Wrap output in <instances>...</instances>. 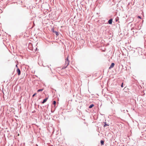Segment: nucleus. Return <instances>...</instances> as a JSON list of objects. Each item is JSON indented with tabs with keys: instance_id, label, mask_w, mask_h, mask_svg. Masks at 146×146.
<instances>
[{
	"instance_id": "f257e3e1",
	"label": "nucleus",
	"mask_w": 146,
	"mask_h": 146,
	"mask_svg": "<svg viewBox=\"0 0 146 146\" xmlns=\"http://www.w3.org/2000/svg\"><path fill=\"white\" fill-rule=\"evenodd\" d=\"M68 56L67 58L65 59V66H64L62 67V69L66 68L69 64L70 61L68 60Z\"/></svg>"
},
{
	"instance_id": "f03ea898",
	"label": "nucleus",
	"mask_w": 146,
	"mask_h": 146,
	"mask_svg": "<svg viewBox=\"0 0 146 146\" xmlns=\"http://www.w3.org/2000/svg\"><path fill=\"white\" fill-rule=\"evenodd\" d=\"M17 72L18 74V75H19V76L21 74V71H20V69L19 68H18L17 69Z\"/></svg>"
},
{
	"instance_id": "7ed1b4c3",
	"label": "nucleus",
	"mask_w": 146,
	"mask_h": 146,
	"mask_svg": "<svg viewBox=\"0 0 146 146\" xmlns=\"http://www.w3.org/2000/svg\"><path fill=\"white\" fill-rule=\"evenodd\" d=\"M114 65H115V64L114 63H112L111 66L109 67V69H110V68H113L114 67Z\"/></svg>"
},
{
	"instance_id": "20e7f679",
	"label": "nucleus",
	"mask_w": 146,
	"mask_h": 146,
	"mask_svg": "<svg viewBox=\"0 0 146 146\" xmlns=\"http://www.w3.org/2000/svg\"><path fill=\"white\" fill-rule=\"evenodd\" d=\"M112 19H110L109 20L108 23L110 24H111L112 23Z\"/></svg>"
},
{
	"instance_id": "39448f33",
	"label": "nucleus",
	"mask_w": 146,
	"mask_h": 146,
	"mask_svg": "<svg viewBox=\"0 0 146 146\" xmlns=\"http://www.w3.org/2000/svg\"><path fill=\"white\" fill-rule=\"evenodd\" d=\"M48 99V98H46L42 102V104H44V103H45L47 101V100Z\"/></svg>"
},
{
	"instance_id": "423d86ee",
	"label": "nucleus",
	"mask_w": 146,
	"mask_h": 146,
	"mask_svg": "<svg viewBox=\"0 0 146 146\" xmlns=\"http://www.w3.org/2000/svg\"><path fill=\"white\" fill-rule=\"evenodd\" d=\"M94 106V105L93 104H92L90 105L89 107V108H92Z\"/></svg>"
},
{
	"instance_id": "0eeeda50",
	"label": "nucleus",
	"mask_w": 146,
	"mask_h": 146,
	"mask_svg": "<svg viewBox=\"0 0 146 146\" xmlns=\"http://www.w3.org/2000/svg\"><path fill=\"white\" fill-rule=\"evenodd\" d=\"M104 127H105V126H109L107 124L106 122H105L104 123Z\"/></svg>"
},
{
	"instance_id": "6e6552de",
	"label": "nucleus",
	"mask_w": 146,
	"mask_h": 146,
	"mask_svg": "<svg viewBox=\"0 0 146 146\" xmlns=\"http://www.w3.org/2000/svg\"><path fill=\"white\" fill-rule=\"evenodd\" d=\"M101 145H104V141H102V140H101Z\"/></svg>"
},
{
	"instance_id": "1a4fd4ad",
	"label": "nucleus",
	"mask_w": 146,
	"mask_h": 146,
	"mask_svg": "<svg viewBox=\"0 0 146 146\" xmlns=\"http://www.w3.org/2000/svg\"><path fill=\"white\" fill-rule=\"evenodd\" d=\"M43 90V89H39V90H38L37 92H40V91H42Z\"/></svg>"
},
{
	"instance_id": "9d476101",
	"label": "nucleus",
	"mask_w": 146,
	"mask_h": 146,
	"mask_svg": "<svg viewBox=\"0 0 146 146\" xmlns=\"http://www.w3.org/2000/svg\"><path fill=\"white\" fill-rule=\"evenodd\" d=\"M55 33H56V35H58V33L56 31H55Z\"/></svg>"
},
{
	"instance_id": "9b49d317",
	"label": "nucleus",
	"mask_w": 146,
	"mask_h": 146,
	"mask_svg": "<svg viewBox=\"0 0 146 146\" xmlns=\"http://www.w3.org/2000/svg\"><path fill=\"white\" fill-rule=\"evenodd\" d=\"M56 104V102L55 101H54L53 102V104L54 105H55Z\"/></svg>"
},
{
	"instance_id": "f8f14e48",
	"label": "nucleus",
	"mask_w": 146,
	"mask_h": 146,
	"mask_svg": "<svg viewBox=\"0 0 146 146\" xmlns=\"http://www.w3.org/2000/svg\"><path fill=\"white\" fill-rule=\"evenodd\" d=\"M36 93L34 94L33 95V97H34L36 95Z\"/></svg>"
},
{
	"instance_id": "ddd939ff",
	"label": "nucleus",
	"mask_w": 146,
	"mask_h": 146,
	"mask_svg": "<svg viewBox=\"0 0 146 146\" xmlns=\"http://www.w3.org/2000/svg\"><path fill=\"white\" fill-rule=\"evenodd\" d=\"M138 18H139V19H141V17L140 16H138Z\"/></svg>"
},
{
	"instance_id": "4468645a",
	"label": "nucleus",
	"mask_w": 146,
	"mask_h": 146,
	"mask_svg": "<svg viewBox=\"0 0 146 146\" xmlns=\"http://www.w3.org/2000/svg\"><path fill=\"white\" fill-rule=\"evenodd\" d=\"M123 83H122V84H121V87H123Z\"/></svg>"
},
{
	"instance_id": "2eb2a0df",
	"label": "nucleus",
	"mask_w": 146,
	"mask_h": 146,
	"mask_svg": "<svg viewBox=\"0 0 146 146\" xmlns=\"http://www.w3.org/2000/svg\"><path fill=\"white\" fill-rule=\"evenodd\" d=\"M12 109H12V110H14V108H12Z\"/></svg>"
},
{
	"instance_id": "dca6fc26",
	"label": "nucleus",
	"mask_w": 146,
	"mask_h": 146,
	"mask_svg": "<svg viewBox=\"0 0 146 146\" xmlns=\"http://www.w3.org/2000/svg\"><path fill=\"white\" fill-rule=\"evenodd\" d=\"M19 134H18V136H19Z\"/></svg>"
},
{
	"instance_id": "f3484780",
	"label": "nucleus",
	"mask_w": 146,
	"mask_h": 146,
	"mask_svg": "<svg viewBox=\"0 0 146 146\" xmlns=\"http://www.w3.org/2000/svg\"><path fill=\"white\" fill-rule=\"evenodd\" d=\"M16 66L17 67V65H16Z\"/></svg>"
}]
</instances>
